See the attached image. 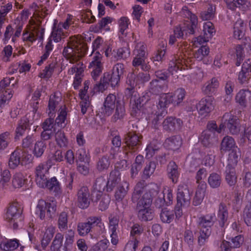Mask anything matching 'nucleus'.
Masks as SVG:
<instances>
[{
	"instance_id": "nucleus-53",
	"label": "nucleus",
	"mask_w": 251,
	"mask_h": 251,
	"mask_svg": "<svg viewBox=\"0 0 251 251\" xmlns=\"http://www.w3.org/2000/svg\"><path fill=\"white\" fill-rule=\"evenodd\" d=\"M163 200H160V202H165L166 204H170L173 200L172 189L169 187H165L163 191Z\"/></svg>"
},
{
	"instance_id": "nucleus-54",
	"label": "nucleus",
	"mask_w": 251,
	"mask_h": 251,
	"mask_svg": "<svg viewBox=\"0 0 251 251\" xmlns=\"http://www.w3.org/2000/svg\"><path fill=\"white\" fill-rule=\"evenodd\" d=\"M29 126L27 124L25 120H21L16 129V139H19L24 134L25 129Z\"/></svg>"
},
{
	"instance_id": "nucleus-49",
	"label": "nucleus",
	"mask_w": 251,
	"mask_h": 251,
	"mask_svg": "<svg viewBox=\"0 0 251 251\" xmlns=\"http://www.w3.org/2000/svg\"><path fill=\"white\" fill-rule=\"evenodd\" d=\"M13 96V91L7 90L0 93V107L4 106L8 103Z\"/></svg>"
},
{
	"instance_id": "nucleus-22",
	"label": "nucleus",
	"mask_w": 251,
	"mask_h": 251,
	"mask_svg": "<svg viewBox=\"0 0 251 251\" xmlns=\"http://www.w3.org/2000/svg\"><path fill=\"white\" fill-rule=\"evenodd\" d=\"M118 101L115 95L110 94L106 98L102 108V112L105 116L111 115L115 107V103Z\"/></svg>"
},
{
	"instance_id": "nucleus-30",
	"label": "nucleus",
	"mask_w": 251,
	"mask_h": 251,
	"mask_svg": "<svg viewBox=\"0 0 251 251\" xmlns=\"http://www.w3.org/2000/svg\"><path fill=\"white\" fill-rule=\"evenodd\" d=\"M227 7L232 10L239 7L246 10L250 6V2L246 0H225Z\"/></svg>"
},
{
	"instance_id": "nucleus-20",
	"label": "nucleus",
	"mask_w": 251,
	"mask_h": 251,
	"mask_svg": "<svg viewBox=\"0 0 251 251\" xmlns=\"http://www.w3.org/2000/svg\"><path fill=\"white\" fill-rule=\"evenodd\" d=\"M185 58L184 57L181 56L178 59H176L175 61H172L170 64L169 72L172 75H174L175 73H176L178 70H182L187 68L190 65V62L192 61L191 59L189 61L186 60V54H184Z\"/></svg>"
},
{
	"instance_id": "nucleus-36",
	"label": "nucleus",
	"mask_w": 251,
	"mask_h": 251,
	"mask_svg": "<svg viewBox=\"0 0 251 251\" xmlns=\"http://www.w3.org/2000/svg\"><path fill=\"white\" fill-rule=\"evenodd\" d=\"M236 165V164H230V163L228 162V165L226 167V179L228 184L230 185H234L236 181L235 172L233 168V167Z\"/></svg>"
},
{
	"instance_id": "nucleus-58",
	"label": "nucleus",
	"mask_w": 251,
	"mask_h": 251,
	"mask_svg": "<svg viewBox=\"0 0 251 251\" xmlns=\"http://www.w3.org/2000/svg\"><path fill=\"white\" fill-rule=\"evenodd\" d=\"M125 110L123 101H117L116 112L113 116L114 119L117 120L120 119L125 115Z\"/></svg>"
},
{
	"instance_id": "nucleus-3",
	"label": "nucleus",
	"mask_w": 251,
	"mask_h": 251,
	"mask_svg": "<svg viewBox=\"0 0 251 251\" xmlns=\"http://www.w3.org/2000/svg\"><path fill=\"white\" fill-rule=\"evenodd\" d=\"M87 49L88 47L80 37L74 36L70 39L68 46L64 49L63 55L70 63H74L77 62L86 53Z\"/></svg>"
},
{
	"instance_id": "nucleus-19",
	"label": "nucleus",
	"mask_w": 251,
	"mask_h": 251,
	"mask_svg": "<svg viewBox=\"0 0 251 251\" xmlns=\"http://www.w3.org/2000/svg\"><path fill=\"white\" fill-rule=\"evenodd\" d=\"M213 98L207 97L202 99L197 106L200 115L206 116L213 109Z\"/></svg>"
},
{
	"instance_id": "nucleus-24",
	"label": "nucleus",
	"mask_w": 251,
	"mask_h": 251,
	"mask_svg": "<svg viewBox=\"0 0 251 251\" xmlns=\"http://www.w3.org/2000/svg\"><path fill=\"white\" fill-rule=\"evenodd\" d=\"M82 66V63L79 62L77 64V66H74L68 71V73L70 75H73L74 73H75L73 83V86L75 89L78 88V87L81 82V76L83 72Z\"/></svg>"
},
{
	"instance_id": "nucleus-33",
	"label": "nucleus",
	"mask_w": 251,
	"mask_h": 251,
	"mask_svg": "<svg viewBox=\"0 0 251 251\" xmlns=\"http://www.w3.org/2000/svg\"><path fill=\"white\" fill-rule=\"evenodd\" d=\"M245 26L244 23L241 19L238 20L233 27V37L235 39H241L245 35Z\"/></svg>"
},
{
	"instance_id": "nucleus-18",
	"label": "nucleus",
	"mask_w": 251,
	"mask_h": 251,
	"mask_svg": "<svg viewBox=\"0 0 251 251\" xmlns=\"http://www.w3.org/2000/svg\"><path fill=\"white\" fill-rule=\"evenodd\" d=\"M49 168L45 164L39 165L35 171V181L37 184L41 188H45L49 177Z\"/></svg>"
},
{
	"instance_id": "nucleus-14",
	"label": "nucleus",
	"mask_w": 251,
	"mask_h": 251,
	"mask_svg": "<svg viewBox=\"0 0 251 251\" xmlns=\"http://www.w3.org/2000/svg\"><path fill=\"white\" fill-rule=\"evenodd\" d=\"M185 95V91L181 88L176 90L173 95L170 93L163 94L160 96L159 105L164 107L170 103L178 104L182 101Z\"/></svg>"
},
{
	"instance_id": "nucleus-27",
	"label": "nucleus",
	"mask_w": 251,
	"mask_h": 251,
	"mask_svg": "<svg viewBox=\"0 0 251 251\" xmlns=\"http://www.w3.org/2000/svg\"><path fill=\"white\" fill-rule=\"evenodd\" d=\"M55 232V228L50 226L41 232V245L45 248L51 240Z\"/></svg>"
},
{
	"instance_id": "nucleus-12",
	"label": "nucleus",
	"mask_w": 251,
	"mask_h": 251,
	"mask_svg": "<svg viewBox=\"0 0 251 251\" xmlns=\"http://www.w3.org/2000/svg\"><path fill=\"white\" fill-rule=\"evenodd\" d=\"M56 211V204L52 201L47 202L44 200L39 201L36 206L35 214L41 219L50 218Z\"/></svg>"
},
{
	"instance_id": "nucleus-40",
	"label": "nucleus",
	"mask_w": 251,
	"mask_h": 251,
	"mask_svg": "<svg viewBox=\"0 0 251 251\" xmlns=\"http://www.w3.org/2000/svg\"><path fill=\"white\" fill-rule=\"evenodd\" d=\"M18 246L19 243L16 239L4 240L0 244V248L4 251H13Z\"/></svg>"
},
{
	"instance_id": "nucleus-7",
	"label": "nucleus",
	"mask_w": 251,
	"mask_h": 251,
	"mask_svg": "<svg viewBox=\"0 0 251 251\" xmlns=\"http://www.w3.org/2000/svg\"><path fill=\"white\" fill-rule=\"evenodd\" d=\"M41 96V92L39 90H37L34 92L32 97L31 102L28 106V109L29 110L25 119L22 120H25L27 124L30 126L35 122L39 120L40 118V113L38 112V100Z\"/></svg>"
},
{
	"instance_id": "nucleus-6",
	"label": "nucleus",
	"mask_w": 251,
	"mask_h": 251,
	"mask_svg": "<svg viewBox=\"0 0 251 251\" xmlns=\"http://www.w3.org/2000/svg\"><path fill=\"white\" fill-rule=\"evenodd\" d=\"M190 196L186 185L179 186L177 193V205L176 208V216L178 219L182 215V209L190 205Z\"/></svg>"
},
{
	"instance_id": "nucleus-61",
	"label": "nucleus",
	"mask_w": 251,
	"mask_h": 251,
	"mask_svg": "<svg viewBox=\"0 0 251 251\" xmlns=\"http://www.w3.org/2000/svg\"><path fill=\"white\" fill-rule=\"evenodd\" d=\"M74 232L70 230L65 235V241L64 243V248L70 250L72 248L74 243Z\"/></svg>"
},
{
	"instance_id": "nucleus-47",
	"label": "nucleus",
	"mask_w": 251,
	"mask_h": 251,
	"mask_svg": "<svg viewBox=\"0 0 251 251\" xmlns=\"http://www.w3.org/2000/svg\"><path fill=\"white\" fill-rule=\"evenodd\" d=\"M219 86V81L217 78H213L210 82H207L203 88V91L206 94L213 93L215 89Z\"/></svg>"
},
{
	"instance_id": "nucleus-1",
	"label": "nucleus",
	"mask_w": 251,
	"mask_h": 251,
	"mask_svg": "<svg viewBox=\"0 0 251 251\" xmlns=\"http://www.w3.org/2000/svg\"><path fill=\"white\" fill-rule=\"evenodd\" d=\"M226 127L229 129L230 133L233 134H237L241 131V135H243V132L244 137L251 142V126L246 129H244L243 127H241L239 125L238 119L230 113L224 115L218 129H217L216 124L215 122L210 123L207 125V129L202 132L200 140L204 145H207L208 143L212 141V138L210 137L213 130L217 131L218 133H221Z\"/></svg>"
},
{
	"instance_id": "nucleus-63",
	"label": "nucleus",
	"mask_w": 251,
	"mask_h": 251,
	"mask_svg": "<svg viewBox=\"0 0 251 251\" xmlns=\"http://www.w3.org/2000/svg\"><path fill=\"white\" fill-rule=\"evenodd\" d=\"M160 144L156 141H153L151 144L148 145L146 148L147 156L149 158L151 157L155 151H157L159 148Z\"/></svg>"
},
{
	"instance_id": "nucleus-46",
	"label": "nucleus",
	"mask_w": 251,
	"mask_h": 251,
	"mask_svg": "<svg viewBox=\"0 0 251 251\" xmlns=\"http://www.w3.org/2000/svg\"><path fill=\"white\" fill-rule=\"evenodd\" d=\"M46 149L45 144L40 141L36 142L32 149V153L36 157H39L42 155Z\"/></svg>"
},
{
	"instance_id": "nucleus-64",
	"label": "nucleus",
	"mask_w": 251,
	"mask_h": 251,
	"mask_svg": "<svg viewBox=\"0 0 251 251\" xmlns=\"http://www.w3.org/2000/svg\"><path fill=\"white\" fill-rule=\"evenodd\" d=\"M108 244L107 239H103L92 246L89 251H103L107 248Z\"/></svg>"
},
{
	"instance_id": "nucleus-31",
	"label": "nucleus",
	"mask_w": 251,
	"mask_h": 251,
	"mask_svg": "<svg viewBox=\"0 0 251 251\" xmlns=\"http://www.w3.org/2000/svg\"><path fill=\"white\" fill-rule=\"evenodd\" d=\"M182 144V139L179 136H176L168 138L166 140L164 146L170 150H176L178 149Z\"/></svg>"
},
{
	"instance_id": "nucleus-50",
	"label": "nucleus",
	"mask_w": 251,
	"mask_h": 251,
	"mask_svg": "<svg viewBox=\"0 0 251 251\" xmlns=\"http://www.w3.org/2000/svg\"><path fill=\"white\" fill-rule=\"evenodd\" d=\"M143 156L138 155L135 159V162L132 165L131 169L132 176H136L142 168V163L143 161Z\"/></svg>"
},
{
	"instance_id": "nucleus-51",
	"label": "nucleus",
	"mask_w": 251,
	"mask_h": 251,
	"mask_svg": "<svg viewBox=\"0 0 251 251\" xmlns=\"http://www.w3.org/2000/svg\"><path fill=\"white\" fill-rule=\"evenodd\" d=\"M20 163L21 164V161H20V153L17 151H14L10 155L9 160V166L10 168L15 169Z\"/></svg>"
},
{
	"instance_id": "nucleus-26",
	"label": "nucleus",
	"mask_w": 251,
	"mask_h": 251,
	"mask_svg": "<svg viewBox=\"0 0 251 251\" xmlns=\"http://www.w3.org/2000/svg\"><path fill=\"white\" fill-rule=\"evenodd\" d=\"M89 81H86L84 83V86L83 90H82L79 93V97L81 100V112L83 114H84L87 111V109L89 108L90 106V102L89 100V98L88 97L86 96L87 90L89 88Z\"/></svg>"
},
{
	"instance_id": "nucleus-25",
	"label": "nucleus",
	"mask_w": 251,
	"mask_h": 251,
	"mask_svg": "<svg viewBox=\"0 0 251 251\" xmlns=\"http://www.w3.org/2000/svg\"><path fill=\"white\" fill-rule=\"evenodd\" d=\"M53 119L49 118L46 120L43 124L44 131L41 134L42 138L44 140L49 139L53 132L55 130V127H53Z\"/></svg>"
},
{
	"instance_id": "nucleus-55",
	"label": "nucleus",
	"mask_w": 251,
	"mask_h": 251,
	"mask_svg": "<svg viewBox=\"0 0 251 251\" xmlns=\"http://www.w3.org/2000/svg\"><path fill=\"white\" fill-rule=\"evenodd\" d=\"M166 45L165 41H161V44L159 45V48L152 58L153 61H159L162 60L165 53Z\"/></svg>"
},
{
	"instance_id": "nucleus-44",
	"label": "nucleus",
	"mask_w": 251,
	"mask_h": 251,
	"mask_svg": "<svg viewBox=\"0 0 251 251\" xmlns=\"http://www.w3.org/2000/svg\"><path fill=\"white\" fill-rule=\"evenodd\" d=\"M60 100V94L59 93H55L50 96L48 105L49 110V114L54 111L56 105L58 104Z\"/></svg>"
},
{
	"instance_id": "nucleus-8",
	"label": "nucleus",
	"mask_w": 251,
	"mask_h": 251,
	"mask_svg": "<svg viewBox=\"0 0 251 251\" xmlns=\"http://www.w3.org/2000/svg\"><path fill=\"white\" fill-rule=\"evenodd\" d=\"M151 203V195L149 194H145L139 200L137 204L138 217L143 220H151L153 216L150 205Z\"/></svg>"
},
{
	"instance_id": "nucleus-2",
	"label": "nucleus",
	"mask_w": 251,
	"mask_h": 251,
	"mask_svg": "<svg viewBox=\"0 0 251 251\" xmlns=\"http://www.w3.org/2000/svg\"><path fill=\"white\" fill-rule=\"evenodd\" d=\"M182 14L188 18L190 21H187L183 25L177 26L175 28L174 35H171L170 37V44H174L176 38L182 37L184 33L187 34V33L193 34L194 33V29L196 27L198 24L197 16L192 14L186 6L182 8Z\"/></svg>"
},
{
	"instance_id": "nucleus-5",
	"label": "nucleus",
	"mask_w": 251,
	"mask_h": 251,
	"mask_svg": "<svg viewBox=\"0 0 251 251\" xmlns=\"http://www.w3.org/2000/svg\"><path fill=\"white\" fill-rule=\"evenodd\" d=\"M105 186V182L102 178H100L96 180L94 191L92 193L93 200L97 201H100L99 209L101 211L106 210L110 202V198L107 195H104L102 198V191Z\"/></svg>"
},
{
	"instance_id": "nucleus-56",
	"label": "nucleus",
	"mask_w": 251,
	"mask_h": 251,
	"mask_svg": "<svg viewBox=\"0 0 251 251\" xmlns=\"http://www.w3.org/2000/svg\"><path fill=\"white\" fill-rule=\"evenodd\" d=\"M208 182L211 187L217 188L221 184V177L218 174L212 173L210 175L208 179Z\"/></svg>"
},
{
	"instance_id": "nucleus-37",
	"label": "nucleus",
	"mask_w": 251,
	"mask_h": 251,
	"mask_svg": "<svg viewBox=\"0 0 251 251\" xmlns=\"http://www.w3.org/2000/svg\"><path fill=\"white\" fill-rule=\"evenodd\" d=\"M251 97V93L248 90H242L238 92L235 97L237 103L242 106H246L247 100Z\"/></svg>"
},
{
	"instance_id": "nucleus-39",
	"label": "nucleus",
	"mask_w": 251,
	"mask_h": 251,
	"mask_svg": "<svg viewBox=\"0 0 251 251\" xmlns=\"http://www.w3.org/2000/svg\"><path fill=\"white\" fill-rule=\"evenodd\" d=\"M63 236L62 234L57 233L51 246V251H67V250L62 246Z\"/></svg>"
},
{
	"instance_id": "nucleus-15",
	"label": "nucleus",
	"mask_w": 251,
	"mask_h": 251,
	"mask_svg": "<svg viewBox=\"0 0 251 251\" xmlns=\"http://www.w3.org/2000/svg\"><path fill=\"white\" fill-rule=\"evenodd\" d=\"M203 36H199L194 40V45L198 47L204 42L209 41L215 35L216 30L213 24L210 22H205L203 25Z\"/></svg>"
},
{
	"instance_id": "nucleus-17",
	"label": "nucleus",
	"mask_w": 251,
	"mask_h": 251,
	"mask_svg": "<svg viewBox=\"0 0 251 251\" xmlns=\"http://www.w3.org/2000/svg\"><path fill=\"white\" fill-rule=\"evenodd\" d=\"M39 20L35 22V19H32L23 34V40L33 43L36 40V35L40 28Z\"/></svg>"
},
{
	"instance_id": "nucleus-59",
	"label": "nucleus",
	"mask_w": 251,
	"mask_h": 251,
	"mask_svg": "<svg viewBox=\"0 0 251 251\" xmlns=\"http://www.w3.org/2000/svg\"><path fill=\"white\" fill-rule=\"evenodd\" d=\"M46 183L47 185L45 188H47L50 190L57 192L60 189L59 182L55 177L48 179Z\"/></svg>"
},
{
	"instance_id": "nucleus-16",
	"label": "nucleus",
	"mask_w": 251,
	"mask_h": 251,
	"mask_svg": "<svg viewBox=\"0 0 251 251\" xmlns=\"http://www.w3.org/2000/svg\"><path fill=\"white\" fill-rule=\"evenodd\" d=\"M92 226H98L100 229L104 228V225L100 218L96 217H91L87 223H80L77 226V230L80 236L87 234L90 231Z\"/></svg>"
},
{
	"instance_id": "nucleus-45",
	"label": "nucleus",
	"mask_w": 251,
	"mask_h": 251,
	"mask_svg": "<svg viewBox=\"0 0 251 251\" xmlns=\"http://www.w3.org/2000/svg\"><path fill=\"white\" fill-rule=\"evenodd\" d=\"M128 188V184L126 182L122 183V186L118 187L115 195V199L117 201H120L126 195Z\"/></svg>"
},
{
	"instance_id": "nucleus-43",
	"label": "nucleus",
	"mask_w": 251,
	"mask_h": 251,
	"mask_svg": "<svg viewBox=\"0 0 251 251\" xmlns=\"http://www.w3.org/2000/svg\"><path fill=\"white\" fill-rule=\"evenodd\" d=\"M77 163L84 162L88 164L90 161L89 152L85 149L81 148L76 152Z\"/></svg>"
},
{
	"instance_id": "nucleus-42",
	"label": "nucleus",
	"mask_w": 251,
	"mask_h": 251,
	"mask_svg": "<svg viewBox=\"0 0 251 251\" xmlns=\"http://www.w3.org/2000/svg\"><path fill=\"white\" fill-rule=\"evenodd\" d=\"M227 215L226 207L223 205H220L218 213V218L221 226L224 227L226 224Z\"/></svg>"
},
{
	"instance_id": "nucleus-48",
	"label": "nucleus",
	"mask_w": 251,
	"mask_h": 251,
	"mask_svg": "<svg viewBox=\"0 0 251 251\" xmlns=\"http://www.w3.org/2000/svg\"><path fill=\"white\" fill-rule=\"evenodd\" d=\"M10 177V173L8 170H4L2 171L0 170V185L3 188H6L8 185Z\"/></svg>"
},
{
	"instance_id": "nucleus-41",
	"label": "nucleus",
	"mask_w": 251,
	"mask_h": 251,
	"mask_svg": "<svg viewBox=\"0 0 251 251\" xmlns=\"http://www.w3.org/2000/svg\"><path fill=\"white\" fill-rule=\"evenodd\" d=\"M168 173L169 177L174 183L177 182L179 173L177 171V166L175 162H170L168 167Z\"/></svg>"
},
{
	"instance_id": "nucleus-38",
	"label": "nucleus",
	"mask_w": 251,
	"mask_h": 251,
	"mask_svg": "<svg viewBox=\"0 0 251 251\" xmlns=\"http://www.w3.org/2000/svg\"><path fill=\"white\" fill-rule=\"evenodd\" d=\"M120 78V76L113 74L111 76L108 74H104L102 79L100 80V85H102L104 87L110 83L112 87H115L118 84Z\"/></svg>"
},
{
	"instance_id": "nucleus-23",
	"label": "nucleus",
	"mask_w": 251,
	"mask_h": 251,
	"mask_svg": "<svg viewBox=\"0 0 251 251\" xmlns=\"http://www.w3.org/2000/svg\"><path fill=\"white\" fill-rule=\"evenodd\" d=\"M251 76V61L248 60L243 64L242 70L238 75V80L242 84L247 83Z\"/></svg>"
},
{
	"instance_id": "nucleus-11",
	"label": "nucleus",
	"mask_w": 251,
	"mask_h": 251,
	"mask_svg": "<svg viewBox=\"0 0 251 251\" xmlns=\"http://www.w3.org/2000/svg\"><path fill=\"white\" fill-rule=\"evenodd\" d=\"M145 46L143 43H138L136 44L133 51L134 57L132 61V65L134 67L140 66L142 70L146 71L149 69L147 65L148 60L145 51Z\"/></svg>"
},
{
	"instance_id": "nucleus-57",
	"label": "nucleus",
	"mask_w": 251,
	"mask_h": 251,
	"mask_svg": "<svg viewBox=\"0 0 251 251\" xmlns=\"http://www.w3.org/2000/svg\"><path fill=\"white\" fill-rule=\"evenodd\" d=\"M67 115V112L65 107L62 108L59 111V114L56 119V125L60 127H64L65 124V120Z\"/></svg>"
},
{
	"instance_id": "nucleus-34",
	"label": "nucleus",
	"mask_w": 251,
	"mask_h": 251,
	"mask_svg": "<svg viewBox=\"0 0 251 251\" xmlns=\"http://www.w3.org/2000/svg\"><path fill=\"white\" fill-rule=\"evenodd\" d=\"M27 180L26 175L21 173H17L14 175L12 181V184L13 187L19 188L24 186L26 183Z\"/></svg>"
},
{
	"instance_id": "nucleus-4",
	"label": "nucleus",
	"mask_w": 251,
	"mask_h": 251,
	"mask_svg": "<svg viewBox=\"0 0 251 251\" xmlns=\"http://www.w3.org/2000/svg\"><path fill=\"white\" fill-rule=\"evenodd\" d=\"M105 45L103 40L100 37L96 38L92 44L93 50L91 54L92 60L89 63L88 68L92 70V75L94 79H96L102 69L101 62L102 56L97 50H101Z\"/></svg>"
},
{
	"instance_id": "nucleus-60",
	"label": "nucleus",
	"mask_w": 251,
	"mask_h": 251,
	"mask_svg": "<svg viewBox=\"0 0 251 251\" xmlns=\"http://www.w3.org/2000/svg\"><path fill=\"white\" fill-rule=\"evenodd\" d=\"M209 52V48L207 46H202L195 53V57L198 61L202 60L208 55Z\"/></svg>"
},
{
	"instance_id": "nucleus-21",
	"label": "nucleus",
	"mask_w": 251,
	"mask_h": 251,
	"mask_svg": "<svg viewBox=\"0 0 251 251\" xmlns=\"http://www.w3.org/2000/svg\"><path fill=\"white\" fill-rule=\"evenodd\" d=\"M23 29V25L22 23L19 21L16 20L12 25H8L6 29L5 33H4V43L10 39L11 35L13 34L14 30L15 29L16 31L14 34V37L12 38V40L13 42H14L15 39L14 38L19 37L21 33L22 30Z\"/></svg>"
},
{
	"instance_id": "nucleus-28",
	"label": "nucleus",
	"mask_w": 251,
	"mask_h": 251,
	"mask_svg": "<svg viewBox=\"0 0 251 251\" xmlns=\"http://www.w3.org/2000/svg\"><path fill=\"white\" fill-rule=\"evenodd\" d=\"M89 195L88 190L83 188L78 193V202L79 206L81 208H86L90 204Z\"/></svg>"
},
{
	"instance_id": "nucleus-32",
	"label": "nucleus",
	"mask_w": 251,
	"mask_h": 251,
	"mask_svg": "<svg viewBox=\"0 0 251 251\" xmlns=\"http://www.w3.org/2000/svg\"><path fill=\"white\" fill-rule=\"evenodd\" d=\"M206 189V183L204 182L201 183V186H199L196 190L193 199V203L194 205H200L203 201Z\"/></svg>"
},
{
	"instance_id": "nucleus-35",
	"label": "nucleus",
	"mask_w": 251,
	"mask_h": 251,
	"mask_svg": "<svg viewBox=\"0 0 251 251\" xmlns=\"http://www.w3.org/2000/svg\"><path fill=\"white\" fill-rule=\"evenodd\" d=\"M244 40L243 44L237 46L236 48V56L238 58H242L245 52L248 53L251 50V39L249 37H245Z\"/></svg>"
},
{
	"instance_id": "nucleus-62",
	"label": "nucleus",
	"mask_w": 251,
	"mask_h": 251,
	"mask_svg": "<svg viewBox=\"0 0 251 251\" xmlns=\"http://www.w3.org/2000/svg\"><path fill=\"white\" fill-rule=\"evenodd\" d=\"M129 54L130 51L129 49L127 47L120 49L118 50L117 52H113L112 53L113 57L117 59L126 58L129 56Z\"/></svg>"
},
{
	"instance_id": "nucleus-9",
	"label": "nucleus",
	"mask_w": 251,
	"mask_h": 251,
	"mask_svg": "<svg viewBox=\"0 0 251 251\" xmlns=\"http://www.w3.org/2000/svg\"><path fill=\"white\" fill-rule=\"evenodd\" d=\"M221 150L223 151H230L228 162L230 164H236L238 162L239 155L238 151L239 149L236 146L234 140L230 136H227L225 137L221 144Z\"/></svg>"
},
{
	"instance_id": "nucleus-13",
	"label": "nucleus",
	"mask_w": 251,
	"mask_h": 251,
	"mask_svg": "<svg viewBox=\"0 0 251 251\" xmlns=\"http://www.w3.org/2000/svg\"><path fill=\"white\" fill-rule=\"evenodd\" d=\"M215 216L213 214L207 215L201 218L200 222L201 231L199 238V243L200 244H203L205 240L210 235L211 230L210 227L212 225Z\"/></svg>"
},
{
	"instance_id": "nucleus-52",
	"label": "nucleus",
	"mask_w": 251,
	"mask_h": 251,
	"mask_svg": "<svg viewBox=\"0 0 251 251\" xmlns=\"http://www.w3.org/2000/svg\"><path fill=\"white\" fill-rule=\"evenodd\" d=\"M160 218L163 222L170 223L174 219V213L171 210L164 208L160 214Z\"/></svg>"
},
{
	"instance_id": "nucleus-10",
	"label": "nucleus",
	"mask_w": 251,
	"mask_h": 251,
	"mask_svg": "<svg viewBox=\"0 0 251 251\" xmlns=\"http://www.w3.org/2000/svg\"><path fill=\"white\" fill-rule=\"evenodd\" d=\"M6 220L12 226L14 229H17L19 225H22L23 217L22 210L19 204L12 203L7 209L5 214Z\"/></svg>"
},
{
	"instance_id": "nucleus-29",
	"label": "nucleus",
	"mask_w": 251,
	"mask_h": 251,
	"mask_svg": "<svg viewBox=\"0 0 251 251\" xmlns=\"http://www.w3.org/2000/svg\"><path fill=\"white\" fill-rule=\"evenodd\" d=\"M120 180V173L118 170L112 171L109 175L106 185L107 191H111L117 186Z\"/></svg>"
}]
</instances>
